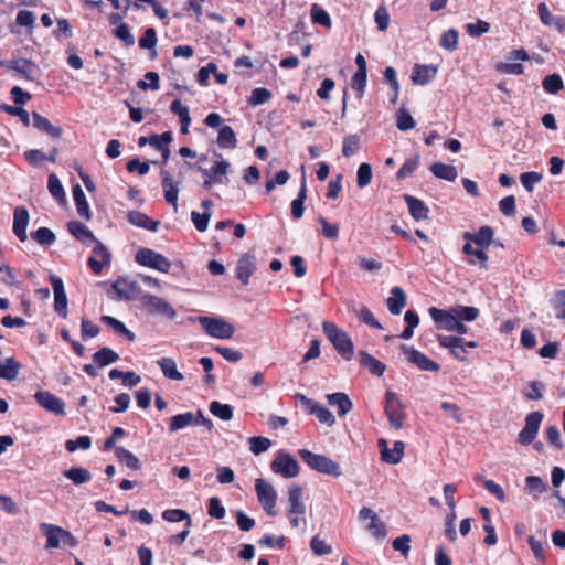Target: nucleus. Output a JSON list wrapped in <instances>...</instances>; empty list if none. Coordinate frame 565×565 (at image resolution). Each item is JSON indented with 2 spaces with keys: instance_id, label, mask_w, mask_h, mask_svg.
Here are the masks:
<instances>
[{
  "instance_id": "8",
  "label": "nucleus",
  "mask_w": 565,
  "mask_h": 565,
  "mask_svg": "<svg viewBox=\"0 0 565 565\" xmlns=\"http://www.w3.org/2000/svg\"><path fill=\"white\" fill-rule=\"evenodd\" d=\"M384 411L391 426L395 429H401L403 427L405 414L403 412V404L396 393L386 391Z\"/></svg>"
},
{
  "instance_id": "1",
  "label": "nucleus",
  "mask_w": 565,
  "mask_h": 565,
  "mask_svg": "<svg viewBox=\"0 0 565 565\" xmlns=\"http://www.w3.org/2000/svg\"><path fill=\"white\" fill-rule=\"evenodd\" d=\"M322 330L328 340L333 344L338 353L345 360L350 361L353 358L354 345L350 337L333 322L323 321Z\"/></svg>"
},
{
  "instance_id": "26",
  "label": "nucleus",
  "mask_w": 565,
  "mask_h": 565,
  "mask_svg": "<svg viewBox=\"0 0 565 565\" xmlns=\"http://www.w3.org/2000/svg\"><path fill=\"white\" fill-rule=\"evenodd\" d=\"M404 200L408 206L409 214L416 221L426 220L428 217L429 210L422 200L409 194H405Z\"/></svg>"
},
{
  "instance_id": "12",
  "label": "nucleus",
  "mask_w": 565,
  "mask_h": 565,
  "mask_svg": "<svg viewBox=\"0 0 565 565\" xmlns=\"http://www.w3.org/2000/svg\"><path fill=\"white\" fill-rule=\"evenodd\" d=\"M542 419L543 414L541 412H532L527 414L525 417V425L518 436V441L522 445H530L533 443L537 435Z\"/></svg>"
},
{
  "instance_id": "34",
  "label": "nucleus",
  "mask_w": 565,
  "mask_h": 565,
  "mask_svg": "<svg viewBox=\"0 0 565 565\" xmlns=\"http://www.w3.org/2000/svg\"><path fill=\"white\" fill-rule=\"evenodd\" d=\"M158 365L167 379L173 381H182L184 379L183 374L178 371L177 363L172 358H161L158 360Z\"/></svg>"
},
{
  "instance_id": "54",
  "label": "nucleus",
  "mask_w": 565,
  "mask_h": 565,
  "mask_svg": "<svg viewBox=\"0 0 565 565\" xmlns=\"http://www.w3.org/2000/svg\"><path fill=\"white\" fill-rule=\"evenodd\" d=\"M92 446V439L89 436H79L76 439H70L65 443V448L70 452H74L77 449L87 450Z\"/></svg>"
},
{
  "instance_id": "18",
  "label": "nucleus",
  "mask_w": 565,
  "mask_h": 565,
  "mask_svg": "<svg viewBox=\"0 0 565 565\" xmlns=\"http://www.w3.org/2000/svg\"><path fill=\"white\" fill-rule=\"evenodd\" d=\"M30 215L24 206H17L13 213V233L21 241L25 242L28 238L26 227L29 224Z\"/></svg>"
},
{
  "instance_id": "41",
  "label": "nucleus",
  "mask_w": 565,
  "mask_h": 565,
  "mask_svg": "<svg viewBox=\"0 0 565 565\" xmlns=\"http://www.w3.org/2000/svg\"><path fill=\"white\" fill-rule=\"evenodd\" d=\"M115 454H116L117 459L121 463L126 465L128 468L134 469V470L140 469V467H141L140 461L131 451L127 450L124 447H117L115 449Z\"/></svg>"
},
{
  "instance_id": "2",
  "label": "nucleus",
  "mask_w": 565,
  "mask_h": 565,
  "mask_svg": "<svg viewBox=\"0 0 565 565\" xmlns=\"http://www.w3.org/2000/svg\"><path fill=\"white\" fill-rule=\"evenodd\" d=\"M298 454L306 465L317 472L333 477L342 475L340 465L324 455L315 454L308 449H299Z\"/></svg>"
},
{
  "instance_id": "52",
  "label": "nucleus",
  "mask_w": 565,
  "mask_h": 565,
  "mask_svg": "<svg viewBox=\"0 0 565 565\" xmlns=\"http://www.w3.org/2000/svg\"><path fill=\"white\" fill-rule=\"evenodd\" d=\"M472 242L467 241L463 245L462 252L466 255L475 256L478 263L482 268H487L488 255L484 253V248H473L471 245Z\"/></svg>"
},
{
  "instance_id": "16",
  "label": "nucleus",
  "mask_w": 565,
  "mask_h": 565,
  "mask_svg": "<svg viewBox=\"0 0 565 565\" xmlns=\"http://www.w3.org/2000/svg\"><path fill=\"white\" fill-rule=\"evenodd\" d=\"M256 270V263L254 255L244 254L236 264V278L243 284L249 282L250 276Z\"/></svg>"
},
{
  "instance_id": "58",
  "label": "nucleus",
  "mask_w": 565,
  "mask_h": 565,
  "mask_svg": "<svg viewBox=\"0 0 565 565\" xmlns=\"http://www.w3.org/2000/svg\"><path fill=\"white\" fill-rule=\"evenodd\" d=\"M47 189H49L51 195L53 198H55L56 200H63L65 198V192H64L63 185H62L61 181L58 180V178L54 173H51L49 175Z\"/></svg>"
},
{
  "instance_id": "53",
  "label": "nucleus",
  "mask_w": 565,
  "mask_h": 565,
  "mask_svg": "<svg viewBox=\"0 0 565 565\" xmlns=\"http://www.w3.org/2000/svg\"><path fill=\"white\" fill-rule=\"evenodd\" d=\"M114 35L124 42L126 46H132L135 44V36L132 35L130 28L126 23H119L114 31Z\"/></svg>"
},
{
  "instance_id": "61",
  "label": "nucleus",
  "mask_w": 565,
  "mask_h": 565,
  "mask_svg": "<svg viewBox=\"0 0 565 565\" xmlns=\"http://www.w3.org/2000/svg\"><path fill=\"white\" fill-rule=\"evenodd\" d=\"M360 148V138L358 135H349L343 140L342 153L349 158L353 156Z\"/></svg>"
},
{
  "instance_id": "23",
  "label": "nucleus",
  "mask_w": 565,
  "mask_h": 565,
  "mask_svg": "<svg viewBox=\"0 0 565 565\" xmlns=\"http://www.w3.org/2000/svg\"><path fill=\"white\" fill-rule=\"evenodd\" d=\"M40 530L43 535L46 536V548H58L61 546V540H63V529L49 523H41Z\"/></svg>"
},
{
  "instance_id": "27",
  "label": "nucleus",
  "mask_w": 565,
  "mask_h": 565,
  "mask_svg": "<svg viewBox=\"0 0 565 565\" xmlns=\"http://www.w3.org/2000/svg\"><path fill=\"white\" fill-rule=\"evenodd\" d=\"M196 418L194 417L193 412H186L182 414H178L172 416L168 420V429L171 434H174L181 429H184L189 426H193Z\"/></svg>"
},
{
  "instance_id": "40",
  "label": "nucleus",
  "mask_w": 565,
  "mask_h": 565,
  "mask_svg": "<svg viewBox=\"0 0 565 565\" xmlns=\"http://www.w3.org/2000/svg\"><path fill=\"white\" fill-rule=\"evenodd\" d=\"M307 196V185L305 177L302 178L301 186L298 192L297 199L291 202V215L294 218L299 220L303 215V203Z\"/></svg>"
},
{
  "instance_id": "14",
  "label": "nucleus",
  "mask_w": 565,
  "mask_h": 565,
  "mask_svg": "<svg viewBox=\"0 0 565 565\" xmlns=\"http://www.w3.org/2000/svg\"><path fill=\"white\" fill-rule=\"evenodd\" d=\"M50 282L54 292V310L62 317H67V297L64 290L63 280L56 276L50 275Z\"/></svg>"
},
{
  "instance_id": "59",
  "label": "nucleus",
  "mask_w": 565,
  "mask_h": 565,
  "mask_svg": "<svg viewBox=\"0 0 565 565\" xmlns=\"http://www.w3.org/2000/svg\"><path fill=\"white\" fill-rule=\"evenodd\" d=\"M415 125H416V122H415L414 118L407 110H405V109L398 110L396 126L399 130H402V131L411 130L415 127Z\"/></svg>"
},
{
  "instance_id": "30",
  "label": "nucleus",
  "mask_w": 565,
  "mask_h": 565,
  "mask_svg": "<svg viewBox=\"0 0 565 565\" xmlns=\"http://www.w3.org/2000/svg\"><path fill=\"white\" fill-rule=\"evenodd\" d=\"M129 223L137 227L147 228L151 232H157L159 222L152 221L145 213L140 211H130L127 215Z\"/></svg>"
},
{
  "instance_id": "38",
  "label": "nucleus",
  "mask_w": 565,
  "mask_h": 565,
  "mask_svg": "<svg viewBox=\"0 0 565 565\" xmlns=\"http://www.w3.org/2000/svg\"><path fill=\"white\" fill-rule=\"evenodd\" d=\"M20 367V363L13 358H7L3 364H0V379L8 381L15 380L19 375Z\"/></svg>"
},
{
  "instance_id": "7",
  "label": "nucleus",
  "mask_w": 565,
  "mask_h": 565,
  "mask_svg": "<svg viewBox=\"0 0 565 565\" xmlns=\"http://www.w3.org/2000/svg\"><path fill=\"white\" fill-rule=\"evenodd\" d=\"M255 491L263 509L268 515L274 516L276 514L275 507L277 502V492L273 484L262 478H258L255 481Z\"/></svg>"
},
{
  "instance_id": "39",
  "label": "nucleus",
  "mask_w": 565,
  "mask_h": 565,
  "mask_svg": "<svg viewBox=\"0 0 565 565\" xmlns=\"http://www.w3.org/2000/svg\"><path fill=\"white\" fill-rule=\"evenodd\" d=\"M102 321L109 326L115 332L125 337L128 341H134L136 335L132 331L126 328V326L118 319L110 316H103Z\"/></svg>"
},
{
  "instance_id": "6",
  "label": "nucleus",
  "mask_w": 565,
  "mask_h": 565,
  "mask_svg": "<svg viewBox=\"0 0 565 565\" xmlns=\"http://www.w3.org/2000/svg\"><path fill=\"white\" fill-rule=\"evenodd\" d=\"M136 262L139 265L157 269L161 273H169L171 268V262L163 256L150 248H141L136 254Z\"/></svg>"
},
{
  "instance_id": "49",
  "label": "nucleus",
  "mask_w": 565,
  "mask_h": 565,
  "mask_svg": "<svg viewBox=\"0 0 565 565\" xmlns=\"http://www.w3.org/2000/svg\"><path fill=\"white\" fill-rule=\"evenodd\" d=\"M525 484L531 493L540 494L547 490L548 484L539 476H529L525 478Z\"/></svg>"
},
{
  "instance_id": "48",
  "label": "nucleus",
  "mask_w": 565,
  "mask_h": 565,
  "mask_svg": "<svg viewBox=\"0 0 565 565\" xmlns=\"http://www.w3.org/2000/svg\"><path fill=\"white\" fill-rule=\"evenodd\" d=\"M551 306L558 319L565 320V290H557L551 299Z\"/></svg>"
},
{
  "instance_id": "3",
  "label": "nucleus",
  "mask_w": 565,
  "mask_h": 565,
  "mask_svg": "<svg viewBox=\"0 0 565 565\" xmlns=\"http://www.w3.org/2000/svg\"><path fill=\"white\" fill-rule=\"evenodd\" d=\"M198 321L204 331L213 338L231 339L234 335V326L221 318L201 316Z\"/></svg>"
},
{
  "instance_id": "5",
  "label": "nucleus",
  "mask_w": 565,
  "mask_h": 565,
  "mask_svg": "<svg viewBox=\"0 0 565 565\" xmlns=\"http://www.w3.org/2000/svg\"><path fill=\"white\" fill-rule=\"evenodd\" d=\"M431 319L447 331L458 332L459 334H466L468 329L462 323V320L456 317L450 310H443L435 307L429 309Z\"/></svg>"
},
{
  "instance_id": "28",
  "label": "nucleus",
  "mask_w": 565,
  "mask_h": 565,
  "mask_svg": "<svg viewBox=\"0 0 565 565\" xmlns=\"http://www.w3.org/2000/svg\"><path fill=\"white\" fill-rule=\"evenodd\" d=\"M359 356L361 365L365 366L373 375L382 376L384 374L386 365L383 362L366 351H360Z\"/></svg>"
},
{
  "instance_id": "19",
  "label": "nucleus",
  "mask_w": 565,
  "mask_h": 565,
  "mask_svg": "<svg viewBox=\"0 0 565 565\" xmlns=\"http://www.w3.org/2000/svg\"><path fill=\"white\" fill-rule=\"evenodd\" d=\"M302 498V488L298 484H292L288 490V502H289V509L288 513L289 515H303L306 512V505L301 500Z\"/></svg>"
},
{
  "instance_id": "15",
  "label": "nucleus",
  "mask_w": 565,
  "mask_h": 565,
  "mask_svg": "<svg viewBox=\"0 0 565 565\" xmlns=\"http://www.w3.org/2000/svg\"><path fill=\"white\" fill-rule=\"evenodd\" d=\"M34 398L38 402V404L45 411L51 412L55 415L65 414L64 402L54 394L47 391H39L34 394Z\"/></svg>"
},
{
  "instance_id": "9",
  "label": "nucleus",
  "mask_w": 565,
  "mask_h": 565,
  "mask_svg": "<svg viewBox=\"0 0 565 565\" xmlns=\"http://www.w3.org/2000/svg\"><path fill=\"white\" fill-rule=\"evenodd\" d=\"M401 351L405 354L407 361L416 365L419 370L435 373L439 372L440 365L417 349L402 344Z\"/></svg>"
},
{
  "instance_id": "35",
  "label": "nucleus",
  "mask_w": 565,
  "mask_h": 565,
  "mask_svg": "<svg viewBox=\"0 0 565 565\" xmlns=\"http://www.w3.org/2000/svg\"><path fill=\"white\" fill-rule=\"evenodd\" d=\"M216 141L222 149H234L237 145L236 134L230 126H223L218 131Z\"/></svg>"
},
{
  "instance_id": "29",
  "label": "nucleus",
  "mask_w": 565,
  "mask_h": 565,
  "mask_svg": "<svg viewBox=\"0 0 565 565\" xmlns=\"http://www.w3.org/2000/svg\"><path fill=\"white\" fill-rule=\"evenodd\" d=\"M73 198L77 214L86 221H89L92 218V213L85 193L79 184L73 186Z\"/></svg>"
},
{
  "instance_id": "36",
  "label": "nucleus",
  "mask_w": 565,
  "mask_h": 565,
  "mask_svg": "<svg viewBox=\"0 0 565 565\" xmlns=\"http://www.w3.org/2000/svg\"><path fill=\"white\" fill-rule=\"evenodd\" d=\"M118 359V353L108 347H104L93 354L94 362L100 367L115 363Z\"/></svg>"
},
{
  "instance_id": "17",
  "label": "nucleus",
  "mask_w": 565,
  "mask_h": 565,
  "mask_svg": "<svg viewBox=\"0 0 565 565\" xmlns=\"http://www.w3.org/2000/svg\"><path fill=\"white\" fill-rule=\"evenodd\" d=\"M377 446L381 451V459L384 462L391 463V465H397L402 461L403 455H404V443L401 440H397L394 443V457L391 455V449L387 447V443L385 439H379Z\"/></svg>"
},
{
  "instance_id": "64",
  "label": "nucleus",
  "mask_w": 565,
  "mask_h": 565,
  "mask_svg": "<svg viewBox=\"0 0 565 565\" xmlns=\"http://www.w3.org/2000/svg\"><path fill=\"white\" fill-rule=\"evenodd\" d=\"M93 257H96L100 263H106V265H110L111 262V255L108 248L98 239L93 243Z\"/></svg>"
},
{
  "instance_id": "37",
  "label": "nucleus",
  "mask_w": 565,
  "mask_h": 565,
  "mask_svg": "<svg viewBox=\"0 0 565 565\" xmlns=\"http://www.w3.org/2000/svg\"><path fill=\"white\" fill-rule=\"evenodd\" d=\"M63 473L76 486L88 482L92 479V473L82 467H72L65 470Z\"/></svg>"
},
{
  "instance_id": "55",
  "label": "nucleus",
  "mask_w": 565,
  "mask_h": 565,
  "mask_svg": "<svg viewBox=\"0 0 565 565\" xmlns=\"http://www.w3.org/2000/svg\"><path fill=\"white\" fill-rule=\"evenodd\" d=\"M273 94L267 88L258 87L253 89L248 103L253 106H258L267 103L271 98Z\"/></svg>"
},
{
  "instance_id": "46",
  "label": "nucleus",
  "mask_w": 565,
  "mask_h": 565,
  "mask_svg": "<svg viewBox=\"0 0 565 565\" xmlns=\"http://www.w3.org/2000/svg\"><path fill=\"white\" fill-rule=\"evenodd\" d=\"M228 169H230V162L226 161V160H221L218 162H216L213 167H212V179L216 182V183H227L228 182V178L226 177L227 172H228Z\"/></svg>"
},
{
  "instance_id": "22",
  "label": "nucleus",
  "mask_w": 565,
  "mask_h": 565,
  "mask_svg": "<svg viewBox=\"0 0 565 565\" xmlns=\"http://www.w3.org/2000/svg\"><path fill=\"white\" fill-rule=\"evenodd\" d=\"M437 75V67L431 64L416 65L412 74V81L416 85H426Z\"/></svg>"
},
{
  "instance_id": "11",
  "label": "nucleus",
  "mask_w": 565,
  "mask_h": 565,
  "mask_svg": "<svg viewBox=\"0 0 565 565\" xmlns=\"http://www.w3.org/2000/svg\"><path fill=\"white\" fill-rule=\"evenodd\" d=\"M116 292L117 300H135L142 296L141 288L136 280L129 278H119L111 285Z\"/></svg>"
},
{
  "instance_id": "33",
  "label": "nucleus",
  "mask_w": 565,
  "mask_h": 565,
  "mask_svg": "<svg viewBox=\"0 0 565 565\" xmlns=\"http://www.w3.org/2000/svg\"><path fill=\"white\" fill-rule=\"evenodd\" d=\"M430 171L436 178L450 182L455 181L458 177V172L455 166L445 164L441 162L431 164Z\"/></svg>"
},
{
  "instance_id": "32",
  "label": "nucleus",
  "mask_w": 565,
  "mask_h": 565,
  "mask_svg": "<svg viewBox=\"0 0 565 565\" xmlns=\"http://www.w3.org/2000/svg\"><path fill=\"white\" fill-rule=\"evenodd\" d=\"M33 126L42 131H45L52 138H60L62 136V128L53 126L47 118L43 117L39 113L32 114Z\"/></svg>"
},
{
  "instance_id": "20",
  "label": "nucleus",
  "mask_w": 565,
  "mask_h": 565,
  "mask_svg": "<svg viewBox=\"0 0 565 565\" xmlns=\"http://www.w3.org/2000/svg\"><path fill=\"white\" fill-rule=\"evenodd\" d=\"M391 296L386 299V306L392 315H399L406 306L407 296L401 287H393L390 291Z\"/></svg>"
},
{
  "instance_id": "56",
  "label": "nucleus",
  "mask_w": 565,
  "mask_h": 565,
  "mask_svg": "<svg viewBox=\"0 0 565 565\" xmlns=\"http://www.w3.org/2000/svg\"><path fill=\"white\" fill-rule=\"evenodd\" d=\"M439 44L443 49L448 51H454L458 45V32L454 29H450L441 34Z\"/></svg>"
},
{
  "instance_id": "42",
  "label": "nucleus",
  "mask_w": 565,
  "mask_h": 565,
  "mask_svg": "<svg viewBox=\"0 0 565 565\" xmlns=\"http://www.w3.org/2000/svg\"><path fill=\"white\" fill-rule=\"evenodd\" d=\"M457 318L462 321L471 322L475 321L479 316V309L476 307L468 306H455L449 309Z\"/></svg>"
},
{
  "instance_id": "44",
  "label": "nucleus",
  "mask_w": 565,
  "mask_h": 565,
  "mask_svg": "<svg viewBox=\"0 0 565 565\" xmlns=\"http://www.w3.org/2000/svg\"><path fill=\"white\" fill-rule=\"evenodd\" d=\"M210 412L213 416L222 419L230 420L233 418V408L228 404H222L218 401H213L210 404Z\"/></svg>"
},
{
  "instance_id": "51",
  "label": "nucleus",
  "mask_w": 565,
  "mask_h": 565,
  "mask_svg": "<svg viewBox=\"0 0 565 565\" xmlns=\"http://www.w3.org/2000/svg\"><path fill=\"white\" fill-rule=\"evenodd\" d=\"M157 32L153 28L146 29L143 35L139 39V46L141 49L152 50V55H156Z\"/></svg>"
},
{
  "instance_id": "47",
  "label": "nucleus",
  "mask_w": 565,
  "mask_h": 565,
  "mask_svg": "<svg viewBox=\"0 0 565 565\" xmlns=\"http://www.w3.org/2000/svg\"><path fill=\"white\" fill-rule=\"evenodd\" d=\"M542 86L545 89V92H547L550 94H557L561 89H563L564 83H563L562 77L558 74L554 73V74L547 75L543 79Z\"/></svg>"
},
{
  "instance_id": "4",
  "label": "nucleus",
  "mask_w": 565,
  "mask_h": 565,
  "mask_svg": "<svg viewBox=\"0 0 565 565\" xmlns=\"http://www.w3.org/2000/svg\"><path fill=\"white\" fill-rule=\"evenodd\" d=\"M270 469L286 479L295 478L300 472L298 461L289 452L282 450L278 451L270 462Z\"/></svg>"
},
{
  "instance_id": "10",
  "label": "nucleus",
  "mask_w": 565,
  "mask_h": 565,
  "mask_svg": "<svg viewBox=\"0 0 565 565\" xmlns=\"http://www.w3.org/2000/svg\"><path fill=\"white\" fill-rule=\"evenodd\" d=\"M140 300L142 306L151 315H161L170 319L175 317V310L172 308V306L160 297L150 294H142Z\"/></svg>"
},
{
  "instance_id": "60",
  "label": "nucleus",
  "mask_w": 565,
  "mask_h": 565,
  "mask_svg": "<svg viewBox=\"0 0 565 565\" xmlns=\"http://www.w3.org/2000/svg\"><path fill=\"white\" fill-rule=\"evenodd\" d=\"M270 446L271 441L266 437L257 436L249 439L250 451L256 456L268 450Z\"/></svg>"
},
{
  "instance_id": "25",
  "label": "nucleus",
  "mask_w": 565,
  "mask_h": 565,
  "mask_svg": "<svg viewBox=\"0 0 565 565\" xmlns=\"http://www.w3.org/2000/svg\"><path fill=\"white\" fill-rule=\"evenodd\" d=\"M463 237L466 241H470L481 248H488L493 238V231L490 226L484 225L481 226L476 234L469 232L465 233Z\"/></svg>"
},
{
  "instance_id": "62",
  "label": "nucleus",
  "mask_w": 565,
  "mask_h": 565,
  "mask_svg": "<svg viewBox=\"0 0 565 565\" xmlns=\"http://www.w3.org/2000/svg\"><path fill=\"white\" fill-rule=\"evenodd\" d=\"M541 180H542V174L539 172H534V171L524 172L520 175L521 184L524 186V189L527 192H532L534 184L541 182Z\"/></svg>"
},
{
  "instance_id": "13",
  "label": "nucleus",
  "mask_w": 565,
  "mask_h": 565,
  "mask_svg": "<svg viewBox=\"0 0 565 565\" xmlns=\"http://www.w3.org/2000/svg\"><path fill=\"white\" fill-rule=\"evenodd\" d=\"M297 397L301 404L307 407L310 414L315 415L319 419L320 423L328 426H332L335 423L333 414L324 405L315 402L302 394H298Z\"/></svg>"
},
{
  "instance_id": "57",
  "label": "nucleus",
  "mask_w": 565,
  "mask_h": 565,
  "mask_svg": "<svg viewBox=\"0 0 565 565\" xmlns=\"http://www.w3.org/2000/svg\"><path fill=\"white\" fill-rule=\"evenodd\" d=\"M372 180V168L369 163H361L358 168L356 184L359 188H365Z\"/></svg>"
},
{
  "instance_id": "50",
  "label": "nucleus",
  "mask_w": 565,
  "mask_h": 565,
  "mask_svg": "<svg viewBox=\"0 0 565 565\" xmlns=\"http://www.w3.org/2000/svg\"><path fill=\"white\" fill-rule=\"evenodd\" d=\"M32 238L41 245H52L56 241L55 234L47 227H40L31 234Z\"/></svg>"
},
{
  "instance_id": "63",
  "label": "nucleus",
  "mask_w": 565,
  "mask_h": 565,
  "mask_svg": "<svg viewBox=\"0 0 565 565\" xmlns=\"http://www.w3.org/2000/svg\"><path fill=\"white\" fill-rule=\"evenodd\" d=\"M418 167V158H409L407 159L403 166L398 169L396 173V178L399 180L407 179L413 174V172Z\"/></svg>"
},
{
  "instance_id": "24",
  "label": "nucleus",
  "mask_w": 565,
  "mask_h": 565,
  "mask_svg": "<svg viewBox=\"0 0 565 565\" xmlns=\"http://www.w3.org/2000/svg\"><path fill=\"white\" fill-rule=\"evenodd\" d=\"M348 307L349 310L353 312L363 323L375 329H383L382 324L375 319V317L367 307L363 305L359 306L354 301L350 302Z\"/></svg>"
},
{
  "instance_id": "31",
  "label": "nucleus",
  "mask_w": 565,
  "mask_h": 565,
  "mask_svg": "<svg viewBox=\"0 0 565 565\" xmlns=\"http://www.w3.org/2000/svg\"><path fill=\"white\" fill-rule=\"evenodd\" d=\"M327 399L331 406H335L338 408V415L341 417L345 416L352 409V402L344 393L329 394Z\"/></svg>"
},
{
  "instance_id": "21",
  "label": "nucleus",
  "mask_w": 565,
  "mask_h": 565,
  "mask_svg": "<svg viewBox=\"0 0 565 565\" xmlns=\"http://www.w3.org/2000/svg\"><path fill=\"white\" fill-rule=\"evenodd\" d=\"M68 232L83 244L89 245L96 242L93 232L83 223L78 221H71L67 223Z\"/></svg>"
},
{
  "instance_id": "43",
  "label": "nucleus",
  "mask_w": 565,
  "mask_h": 565,
  "mask_svg": "<svg viewBox=\"0 0 565 565\" xmlns=\"http://www.w3.org/2000/svg\"><path fill=\"white\" fill-rule=\"evenodd\" d=\"M162 519L168 522H181L185 521L188 527L192 526V520L186 511L181 509H168L163 511Z\"/></svg>"
},
{
  "instance_id": "45",
  "label": "nucleus",
  "mask_w": 565,
  "mask_h": 565,
  "mask_svg": "<svg viewBox=\"0 0 565 565\" xmlns=\"http://www.w3.org/2000/svg\"><path fill=\"white\" fill-rule=\"evenodd\" d=\"M310 14L313 23L320 24L326 28H331L332 22L329 13L323 10L319 4L313 3L310 9Z\"/></svg>"
}]
</instances>
